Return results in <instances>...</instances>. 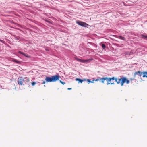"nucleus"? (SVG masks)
<instances>
[{
  "instance_id": "obj_7",
  "label": "nucleus",
  "mask_w": 147,
  "mask_h": 147,
  "mask_svg": "<svg viewBox=\"0 0 147 147\" xmlns=\"http://www.w3.org/2000/svg\"><path fill=\"white\" fill-rule=\"evenodd\" d=\"M76 22L79 25L82 26L86 27L87 26H88V24L84 22L78 21H77Z\"/></svg>"
},
{
  "instance_id": "obj_25",
  "label": "nucleus",
  "mask_w": 147,
  "mask_h": 147,
  "mask_svg": "<svg viewBox=\"0 0 147 147\" xmlns=\"http://www.w3.org/2000/svg\"><path fill=\"white\" fill-rule=\"evenodd\" d=\"M0 41H1V42H2L3 40H0Z\"/></svg>"
},
{
  "instance_id": "obj_18",
  "label": "nucleus",
  "mask_w": 147,
  "mask_h": 147,
  "mask_svg": "<svg viewBox=\"0 0 147 147\" xmlns=\"http://www.w3.org/2000/svg\"><path fill=\"white\" fill-rule=\"evenodd\" d=\"M19 53H20L21 54H22V55L24 54V53H23V52H22L21 51H20L19 52Z\"/></svg>"
},
{
  "instance_id": "obj_13",
  "label": "nucleus",
  "mask_w": 147,
  "mask_h": 147,
  "mask_svg": "<svg viewBox=\"0 0 147 147\" xmlns=\"http://www.w3.org/2000/svg\"><path fill=\"white\" fill-rule=\"evenodd\" d=\"M142 37L144 39H147V36H145L143 35H141Z\"/></svg>"
},
{
  "instance_id": "obj_10",
  "label": "nucleus",
  "mask_w": 147,
  "mask_h": 147,
  "mask_svg": "<svg viewBox=\"0 0 147 147\" xmlns=\"http://www.w3.org/2000/svg\"><path fill=\"white\" fill-rule=\"evenodd\" d=\"M142 74H143V78H144V77L147 78V72H146V71L142 72Z\"/></svg>"
},
{
  "instance_id": "obj_12",
  "label": "nucleus",
  "mask_w": 147,
  "mask_h": 147,
  "mask_svg": "<svg viewBox=\"0 0 147 147\" xmlns=\"http://www.w3.org/2000/svg\"><path fill=\"white\" fill-rule=\"evenodd\" d=\"M118 38L120 39H121V40H125V38L124 37H122L121 36H119Z\"/></svg>"
},
{
  "instance_id": "obj_16",
  "label": "nucleus",
  "mask_w": 147,
  "mask_h": 147,
  "mask_svg": "<svg viewBox=\"0 0 147 147\" xmlns=\"http://www.w3.org/2000/svg\"><path fill=\"white\" fill-rule=\"evenodd\" d=\"M23 55H24V56L26 57H28V54H27L25 53H24V54H23Z\"/></svg>"
},
{
  "instance_id": "obj_14",
  "label": "nucleus",
  "mask_w": 147,
  "mask_h": 147,
  "mask_svg": "<svg viewBox=\"0 0 147 147\" xmlns=\"http://www.w3.org/2000/svg\"><path fill=\"white\" fill-rule=\"evenodd\" d=\"M101 46H102V47L103 49H104L105 48L106 46L105 44H102L101 45Z\"/></svg>"
},
{
  "instance_id": "obj_4",
  "label": "nucleus",
  "mask_w": 147,
  "mask_h": 147,
  "mask_svg": "<svg viewBox=\"0 0 147 147\" xmlns=\"http://www.w3.org/2000/svg\"><path fill=\"white\" fill-rule=\"evenodd\" d=\"M106 80L107 82V85H109L110 84L112 85H114L115 84V83H114L113 82H111V80L110 79V78H108L107 77H104V79H102V82H103V83H105V81Z\"/></svg>"
},
{
  "instance_id": "obj_9",
  "label": "nucleus",
  "mask_w": 147,
  "mask_h": 147,
  "mask_svg": "<svg viewBox=\"0 0 147 147\" xmlns=\"http://www.w3.org/2000/svg\"><path fill=\"white\" fill-rule=\"evenodd\" d=\"M104 79V77H103L102 78H99L96 79L95 80H94L96 81H99L100 82H101L102 83H103V82H102V79Z\"/></svg>"
},
{
  "instance_id": "obj_2",
  "label": "nucleus",
  "mask_w": 147,
  "mask_h": 147,
  "mask_svg": "<svg viewBox=\"0 0 147 147\" xmlns=\"http://www.w3.org/2000/svg\"><path fill=\"white\" fill-rule=\"evenodd\" d=\"M30 80L29 78L27 77H20L18 78V83L19 85H25L26 84H30Z\"/></svg>"
},
{
  "instance_id": "obj_6",
  "label": "nucleus",
  "mask_w": 147,
  "mask_h": 147,
  "mask_svg": "<svg viewBox=\"0 0 147 147\" xmlns=\"http://www.w3.org/2000/svg\"><path fill=\"white\" fill-rule=\"evenodd\" d=\"M76 59L78 61L82 63H86L90 62L93 60L92 58L89 59L87 60H82L78 58H76Z\"/></svg>"
},
{
  "instance_id": "obj_15",
  "label": "nucleus",
  "mask_w": 147,
  "mask_h": 147,
  "mask_svg": "<svg viewBox=\"0 0 147 147\" xmlns=\"http://www.w3.org/2000/svg\"><path fill=\"white\" fill-rule=\"evenodd\" d=\"M32 86H34L35 85L36 83L35 82H33L32 83Z\"/></svg>"
},
{
  "instance_id": "obj_26",
  "label": "nucleus",
  "mask_w": 147,
  "mask_h": 147,
  "mask_svg": "<svg viewBox=\"0 0 147 147\" xmlns=\"http://www.w3.org/2000/svg\"><path fill=\"white\" fill-rule=\"evenodd\" d=\"M47 22H49V21H47Z\"/></svg>"
},
{
  "instance_id": "obj_8",
  "label": "nucleus",
  "mask_w": 147,
  "mask_h": 147,
  "mask_svg": "<svg viewBox=\"0 0 147 147\" xmlns=\"http://www.w3.org/2000/svg\"><path fill=\"white\" fill-rule=\"evenodd\" d=\"M76 80L77 81H79L81 83H82V82H83V81L86 80V79H84L82 80V79H79L78 78H76Z\"/></svg>"
},
{
  "instance_id": "obj_3",
  "label": "nucleus",
  "mask_w": 147,
  "mask_h": 147,
  "mask_svg": "<svg viewBox=\"0 0 147 147\" xmlns=\"http://www.w3.org/2000/svg\"><path fill=\"white\" fill-rule=\"evenodd\" d=\"M60 76L59 75H55L51 77L46 76L45 79L46 82H54L58 80Z\"/></svg>"
},
{
  "instance_id": "obj_11",
  "label": "nucleus",
  "mask_w": 147,
  "mask_h": 147,
  "mask_svg": "<svg viewBox=\"0 0 147 147\" xmlns=\"http://www.w3.org/2000/svg\"><path fill=\"white\" fill-rule=\"evenodd\" d=\"M12 61L14 62H15L17 63H20V61L15 59H13L12 60Z\"/></svg>"
},
{
  "instance_id": "obj_22",
  "label": "nucleus",
  "mask_w": 147,
  "mask_h": 147,
  "mask_svg": "<svg viewBox=\"0 0 147 147\" xmlns=\"http://www.w3.org/2000/svg\"><path fill=\"white\" fill-rule=\"evenodd\" d=\"M71 88H67L68 90H71Z\"/></svg>"
},
{
  "instance_id": "obj_24",
  "label": "nucleus",
  "mask_w": 147,
  "mask_h": 147,
  "mask_svg": "<svg viewBox=\"0 0 147 147\" xmlns=\"http://www.w3.org/2000/svg\"><path fill=\"white\" fill-rule=\"evenodd\" d=\"M62 81H61V80H60L59 82H60V83H61V82H62Z\"/></svg>"
},
{
  "instance_id": "obj_5",
  "label": "nucleus",
  "mask_w": 147,
  "mask_h": 147,
  "mask_svg": "<svg viewBox=\"0 0 147 147\" xmlns=\"http://www.w3.org/2000/svg\"><path fill=\"white\" fill-rule=\"evenodd\" d=\"M142 74V72H141L140 71L136 72L134 73V79L136 78H139L140 77Z\"/></svg>"
},
{
  "instance_id": "obj_23",
  "label": "nucleus",
  "mask_w": 147,
  "mask_h": 147,
  "mask_svg": "<svg viewBox=\"0 0 147 147\" xmlns=\"http://www.w3.org/2000/svg\"><path fill=\"white\" fill-rule=\"evenodd\" d=\"M133 79H132V78L130 79V80H131V81H132Z\"/></svg>"
},
{
  "instance_id": "obj_21",
  "label": "nucleus",
  "mask_w": 147,
  "mask_h": 147,
  "mask_svg": "<svg viewBox=\"0 0 147 147\" xmlns=\"http://www.w3.org/2000/svg\"><path fill=\"white\" fill-rule=\"evenodd\" d=\"M94 80H92V81H91V82L94 83Z\"/></svg>"
},
{
  "instance_id": "obj_20",
  "label": "nucleus",
  "mask_w": 147,
  "mask_h": 147,
  "mask_svg": "<svg viewBox=\"0 0 147 147\" xmlns=\"http://www.w3.org/2000/svg\"><path fill=\"white\" fill-rule=\"evenodd\" d=\"M46 82L45 81H43L42 83V84H44Z\"/></svg>"
},
{
  "instance_id": "obj_27",
  "label": "nucleus",
  "mask_w": 147,
  "mask_h": 147,
  "mask_svg": "<svg viewBox=\"0 0 147 147\" xmlns=\"http://www.w3.org/2000/svg\"><path fill=\"white\" fill-rule=\"evenodd\" d=\"M44 86H45V85H44Z\"/></svg>"
},
{
  "instance_id": "obj_17",
  "label": "nucleus",
  "mask_w": 147,
  "mask_h": 147,
  "mask_svg": "<svg viewBox=\"0 0 147 147\" xmlns=\"http://www.w3.org/2000/svg\"><path fill=\"white\" fill-rule=\"evenodd\" d=\"M86 80L88 82V83H89L91 82V81L89 79Z\"/></svg>"
},
{
  "instance_id": "obj_1",
  "label": "nucleus",
  "mask_w": 147,
  "mask_h": 147,
  "mask_svg": "<svg viewBox=\"0 0 147 147\" xmlns=\"http://www.w3.org/2000/svg\"><path fill=\"white\" fill-rule=\"evenodd\" d=\"M110 79L112 80H115L118 84H121V86H122L125 82H126L127 84H128L129 82V80L126 77L123 76H121L119 80L114 77L110 78Z\"/></svg>"
},
{
  "instance_id": "obj_19",
  "label": "nucleus",
  "mask_w": 147,
  "mask_h": 147,
  "mask_svg": "<svg viewBox=\"0 0 147 147\" xmlns=\"http://www.w3.org/2000/svg\"><path fill=\"white\" fill-rule=\"evenodd\" d=\"M61 83L63 84V85H64V84H65V82H63L62 81V82H61Z\"/></svg>"
}]
</instances>
